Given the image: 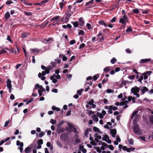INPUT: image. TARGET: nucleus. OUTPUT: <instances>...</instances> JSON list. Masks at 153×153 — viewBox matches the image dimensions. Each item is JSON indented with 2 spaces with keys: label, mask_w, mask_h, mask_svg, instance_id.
<instances>
[{
  "label": "nucleus",
  "mask_w": 153,
  "mask_h": 153,
  "mask_svg": "<svg viewBox=\"0 0 153 153\" xmlns=\"http://www.w3.org/2000/svg\"><path fill=\"white\" fill-rule=\"evenodd\" d=\"M98 24L99 25L104 26L105 27H107L108 25L102 20H100L98 21Z\"/></svg>",
  "instance_id": "13"
},
{
  "label": "nucleus",
  "mask_w": 153,
  "mask_h": 153,
  "mask_svg": "<svg viewBox=\"0 0 153 153\" xmlns=\"http://www.w3.org/2000/svg\"><path fill=\"white\" fill-rule=\"evenodd\" d=\"M64 129L63 127H59L57 129V132L58 133H61L64 131Z\"/></svg>",
  "instance_id": "21"
},
{
  "label": "nucleus",
  "mask_w": 153,
  "mask_h": 153,
  "mask_svg": "<svg viewBox=\"0 0 153 153\" xmlns=\"http://www.w3.org/2000/svg\"><path fill=\"white\" fill-rule=\"evenodd\" d=\"M102 145L103 146H104L106 148H107L108 147V145L106 143H105L104 142H102L101 141V143H99V145Z\"/></svg>",
  "instance_id": "47"
},
{
  "label": "nucleus",
  "mask_w": 153,
  "mask_h": 153,
  "mask_svg": "<svg viewBox=\"0 0 153 153\" xmlns=\"http://www.w3.org/2000/svg\"><path fill=\"white\" fill-rule=\"evenodd\" d=\"M136 98L134 97H132L131 96H129L127 98H123L122 99V101H123L124 103L127 104L132 100L133 103H134L136 102Z\"/></svg>",
  "instance_id": "2"
},
{
  "label": "nucleus",
  "mask_w": 153,
  "mask_h": 153,
  "mask_svg": "<svg viewBox=\"0 0 153 153\" xmlns=\"http://www.w3.org/2000/svg\"><path fill=\"white\" fill-rule=\"evenodd\" d=\"M73 25L74 27H77L79 25L78 22L76 21L73 22Z\"/></svg>",
  "instance_id": "40"
},
{
  "label": "nucleus",
  "mask_w": 153,
  "mask_h": 153,
  "mask_svg": "<svg viewBox=\"0 0 153 153\" xmlns=\"http://www.w3.org/2000/svg\"><path fill=\"white\" fill-rule=\"evenodd\" d=\"M138 113V111H134L132 114L131 116V119H132L134 116H135V118L137 117V114Z\"/></svg>",
  "instance_id": "26"
},
{
  "label": "nucleus",
  "mask_w": 153,
  "mask_h": 153,
  "mask_svg": "<svg viewBox=\"0 0 153 153\" xmlns=\"http://www.w3.org/2000/svg\"><path fill=\"white\" fill-rule=\"evenodd\" d=\"M135 77V76L134 75L130 76H128V78L129 79L131 80L133 79Z\"/></svg>",
  "instance_id": "59"
},
{
  "label": "nucleus",
  "mask_w": 153,
  "mask_h": 153,
  "mask_svg": "<svg viewBox=\"0 0 153 153\" xmlns=\"http://www.w3.org/2000/svg\"><path fill=\"white\" fill-rule=\"evenodd\" d=\"M73 13L72 11L67 12L66 16L69 19L70 16L73 14Z\"/></svg>",
  "instance_id": "35"
},
{
  "label": "nucleus",
  "mask_w": 153,
  "mask_h": 153,
  "mask_svg": "<svg viewBox=\"0 0 153 153\" xmlns=\"http://www.w3.org/2000/svg\"><path fill=\"white\" fill-rule=\"evenodd\" d=\"M24 14L27 16H31L32 15V13L30 12L24 11Z\"/></svg>",
  "instance_id": "34"
},
{
  "label": "nucleus",
  "mask_w": 153,
  "mask_h": 153,
  "mask_svg": "<svg viewBox=\"0 0 153 153\" xmlns=\"http://www.w3.org/2000/svg\"><path fill=\"white\" fill-rule=\"evenodd\" d=\"M127 82V81L125 80H123L122 81L120 85V88H122L123 86H125V87H126Z\"/></svg>",
  "instance_id": "22"
},
{
  "label": "nucleus",
  "mask_w": 153,
  "mask_h": 153,
  "mask_svg": "<svg viewBox=\"0 0 153 153\" xmlns=\"http://www.w3.org/2000/svg\"><path fill=\"white\" fill-rule=\"evenodd\" d=\"M111 107H112L111 106H109V108H108V112L109 114H111L113 112L112 111V109L111 108Z\"/></svg>",
  "instance_id": "56"
},
{
  "label": "nucleus",
  "mask_w": 153,
  "mask_h": 153,
  "mask_svg": "<svg viewBox=\"0 0 153 153\" xmlns=\"http://www.w3.org/2000/svg\"><path fill=\"white\" fill-rule=\"evenodd\" d=\"M7 83V87L10 88H12V85H11V80L9 79H8L6 81Z\"/></svg>",
  "instance_id": "12"
},
{
  "label": "nucleus",
  "mask_w": 153,
  "mask_h": 153,
  "mask_svg": "<svg viewBox=\"0 0 153 153\" xmlns=\"http://www.w3.org/2000/svg\"><path fill=\"white\" fill-rule=\"evenodd\" d=\"M110 133L113 137H115L117 133V131L116 129H111Z\"/></svg>",
  "instance_id": "11"
},
{
  "label": "nucleus",
  "mask_w": 153,
  "mask_h": 153,
  "mask_svg": "<svg viewBox=\"0 0 153 153\" xmlns=\"http://www.w3.org/2000/svg\"><path fill=\"white\" fill-rule=\"evenodd\" d=\"M95 149H96L98 153H100L101 152V150L100 149L99 147H95Z\"/></svg>",
  "instance_id": "58"
},
{
  "label": "nucleus",
  "mask_w": 153,
  "mask_h": 153,
  "mask_svg": "<svg viewBox=\"0 0 153 153\" xmlns=\"http://www.w3.org/2000/svg\"><path fill=\"white\" fill-rule=\"evenodd\" d=\"M56 144L59 147L62 148V143L59 141L57 140L56 142Z\"/></svg>",
  "instance_id": "43"
},
{
  "label": "nucleus",
  "mask_w": 153,
  "mask_h": 153,
  "mask_svg": "<svg viewBox=\"0 0 153 153\" xmlns=\"http://www.w3.org/2000/svg\"><path fill=\"white\" fill-rule=\"evenodd\" d=\"M51 65H49L48 66V68L50 70H51L53 68H54L56 66V63L55 62H51Z\"/></svg>",
  "instance_id": "9"
},
{
  "label": "nucleus",
  "mask_w": 153,
  "mask_h": 153,
  "mask_svg": "<svg viewBox=\"0 0 153 153\" xmlns=\"http://www.w3.org/2000/svg\"><path fill=\"white\" fill-rule=\"evenodd\" d=\"M59 57L60 58H61L62 57V60L64 61H66L67 60V58L66 56H65V55H63V54H60L59 55Z\"/></svg>",
  "instance_id": "23"
},
{
  "label": "nucleus",
  "mask_w": 153,
  "mask_h": 153,
  "mask_svg": "<svg viewBox=\"0 0 153 153\" xmlns=\"http://www.w3.org/2000/svg\"><path fill=\"white\" fill-rule=\"evenodd\" d=\"M111 70V67L109 66H107L104 69L103 71L105 73H107L110 71Z\"/></svg>",
  "instance_id": "25"
},
{
  "label": "nucleus",
  "mask_w": 153,
  "mask_h": 153,
  "mask_svg": "<svg viewBox=\"0 0 153 153\" xmlns=\"http://www.w3.org/2000/svg\"><path fill=\"white\" fill-rule=\"evenodd\" d=\"M50 122L51 123L53 124H55L56 123V121L55 120H54L53 119H51Z\"/></svg>",
  "instance_id": "53"
},
{
  "label": "nucleus",
  "mask_w": 153,
  "mask_h": 153,
  "mask_svg": "<svg viewBox=\"0 0 153 153\" xmlns=\"http://www.w3.org/2000/svg\"><path fill=\"white\" fill-rule=\"evenodd\" d=\"M86 26L88 30L92 29V27H91V24L90 23H87Z\"/></svg>",
  "instance_id": "45"
},
{
  "label": "nucleus",
  "mask_w": 153,
  "mask_h": 153,
  "mask_svg": "<svg viewBox=\"0 0 153 153\" xmlns=\"http://www.w3.org/2000/svg\"><path fill=\"white\" fill-rule=\"evenodd\" d=\"M8 50L9 51H10V50L8 48L4 49L3 48H0V51H1V52L0 53V54L1 53H6V50Z\"/></svg>",
  "instance_id": "27"
},
{
  "label": "nucleus",
  "mask_w": 153,
  "mask_h": 153,
  "mask_svg": "<svg viewBox=\"0 0 153 153\" xmlns=\"http://www.w3.org/2000/svg\"><path fill=\"white\" fill-rule=\"evenodd\" d=\"M108 148L111 151H113L114 149V148L112 145H108Z\"/></svg>",
  "instance_id": "61"
},
{
  "label": "nucleus",
  "mask_w": 153,
  "mask_h": 153,
  "mask_svg": "<svg viewBox=\"0 0 153 153\" xmlns=\"http://www.w3.org/2000/svg\"><path fill=\"white\" fill-rule=\"evenodd\" d=\"M134 133L137 135H140L142 132L138 125H137L134 126L133 128Z\"/></svg>",
  "instance_id": "3"
},
{
  "label": "nucleus",
  "mask_w": 153,
  "mask_h": 153,
  "mask_svg": "<svg viewBox=\"0 0 153 153\" xmlns=\"http://www.w3.org/2000/svg\"><path fill=\"white\" fill-rule=\"evenodd\" d=\"M24 4L25 5L27 6H32L33 4L32 3H28V2L26 1L25 0H23V1H22Z\"/></svg>",
  "instance_id": "32"
},
{
  "label": "nucleus",
  "mask_w": 153,
  "mask_h": 153,
  "mask_svg": "<svg viewBox=\"0 0 153 153\" xmlns=\"http://www.w3.org/2000/svg\"><path fill=\"white\" fill-rule=\"evenodd\" d=\"M52 109L53 111H60V108H59L56 107L55 106H52Z\"/></svg>",
  "instance_id": "36"
},
{
  "label": "nucleus",
  "mask_w": 153,
  "mask_h": 153,
  "mask_svg": "<svg viewBox=\"0 0 153 153\" xmlns=\"http://www.w3.org/2000/svg\"><path fill=\"white\" fill-rule=\"evenodd\" d=\"M116 61V59L115 58H113L111 59L110 62L112 64H114Z\"/></svg>",
  "instance_id": "54"
},
{
  "label": "nucleus",
  "mask_w": 153,
  "mask_h": 153,
  "mask_svg": "<svg viewBox=\"0 0 153 153\" xmlns=\"http://www.w3.org/2000/svg\"><path fill=\"white\" fill-rule=\"evenodd\" d=\"M25 153H29L30 151V149L29 147H27L25 150Z\"/></svg>",
  "instance_id": "51"
},
{
  "label": "nucleus",
  "mask_w": 153,
  "mask_h": 153,
  "mask_svg": "<svg viewBox=\"0 0 153 153\" xmlns=\"http://www.w3.org/2000/svg\"><path fill=\"white\" fill-rule=\"evenodd\" d=\"M94 102V100L93 99H91L89 101L87 102V103L90 105H91Z\"/></svg>",
  "instance_id": "42"
},
{
  "label": "nucleus",
  "mask_w": 153,
  "mask_h": 153,
  "mask_svg": "<svg viewBox=\"0 0 153 153\" xmlns=\"http://www.w3.org/2000/svg\"><path fill=\"white\" fill-rule=\"evenodd\" d=\"M52 39L51 38H49L47 39H45L43 41V42L45 44H47L48 42L52 40Z\"/></svg>",
  "instance_id": "39"
},
{
  "label": "nucleus",
  "mask_w": 153,
  "mask_h": 153,
  "mask_svg": "<svg viewBox=\"0 0 153 153\" xmlns=\"http://www.w3.org/2000/svg\"><path fill=\"white\" fill-rule=\"evenodd\" d=\"M83 91V89L81 88L80 90H78L77 91V93L79 95H81L82 91Z\"/></svg>",
  "instance_id": "55"
},
{
  "label": "nucleus",
  "mask_w": 153,
  "mask_h": 153,
  "mask_svg": "<svg viewBox=\"0 0 153 153\" xmlns=\"http://www.w3.org/2000/svg\"><path fill=\"white\" fill-rule=\"evenodd\" d=\"M69 18L67 17V16H66L65 17H63L62 19H60L59 21H61L62 22H68V21Z\"/></svg>",
  "instance_id": "20"
},
{
  "label": "nucleus",
  "mask_w": 153,
  "mask_h": 153,
  "mask_svg": "<svg viewBox=\"0 0 153 153\" xmlns=\"http://www.w3.org/2000/svg\"><path fill=\"white\" fill-rule=\"evenodd\" d=\"M151 60V59H141L140 61V63H145L147 62H149Z\"/></svg>",
  "instance_id": "10"
},
{
  "label": "nucleus",
  "mask_w": 153,
  "mask_h": 153,
  "mask_svg": "<svg viewBox=\"0 0 153 153\" xmlns=\"http://www.w3.org/2000/svg\"><path fill=\"white\" fill-rule=\"evenodd\" d=\"M60 139L63 141H65L68 139V136L66 133H63L60 136Z\"/></svg>",
  "instance_id": "7"
},
{
  "label": "nucleus",
  "mask_w": 153,
  "mask_h": 153,
  "mask_svg": "<svg viewBox=\"0 0 153 153\" xmlns=\"http://www.w3.org/2000/svg\"><path fill=\"white\" fill-rule=\"evenodd\" d=\"M41 67L42 69L45 70V71H43L42 73H39L38 74V76L39 78H41V80H44L46 79V77L44 76L46 74H49L50 70L48 68V66L47 67H46L44 65H42Z\"/></svg>",
  "instance_id": "1"
},
{
  "label": "nucleus",
  "mask_w": 153,
  "mask_h": 153,
  "mask_svg": "<svg viewBox=\"0 0 153 153\" xmlns=\"http://www.w3.org/2000/svg\"><path fill=\"white\" fill-rule=\"evenodd\" d=\"M85 22L82 17H80L79 20V23L80 25L81 26H83Z\"/></svg>",
  "instance_id": "15"
},
{
  "label": "nucleus",
  "mask_w": 153,
  "mask_h": 153,
  "mask_svg": "<svg viewBox=\"0 0 153 153\" xmlns=\"http://www.w3.org/2000/svg\"><path fill=\"white\" fill-rule=\"evenodd\" d=\"M16 145L17 146H20V147L18 148V149L20 150V152L22 153L23 150V142H21L19 141L18 140L16 142Z\"/></svg>",
  "instance_id": "6"
},
{
  "label": "nucleus",
  "mask_w": 153,
  "mask_h": 153,
  "mask_svg": "<svg viewBox=\"0 0 153 153\" xmlns=\"http://www.w3.org/2000/svg\"><path fill=\"white\" fill-rule=\"evenodd\" d=\"M93 129L94 132H96L98 133H100V132L99 129L96 127H93Z\"/></svg>",
  "instance_id": "37"
},
{
  "label": "nucleus",
  "mask_w": 153,
  "mask_h": 153,
  "mask_svg": "<svg viewBox=\"0 0 153 153\" xmlns=\"http://www.w3.org/2000/svg\"><path fill=\"white\" fill-rule=\"evenodd\" d=\"M74 138L75 139V141L76 144L79 143L80 142V140L78 138V136L77 135H75L74 136Z\"/></svg>",
  "instance_id": "16"
},
{
  "label": "nucleus",
  "mask_w": 153,
  "mask_h": 153,
  "mask_svg": "<svg viewBox=\"0 0 153 153\" xmlns=\"http://www.w3.org/2000/svg\"><path fill=\"white\" fill-rule=\"evenodd\" d=\"M61 17V16H55L53 17L50 20L51 21L55 20V21L59 22V21L58 20L60 19Z\"/></svg>",
  "instance_id": "14"
},
{
  "label": "nucleus",
  "mask_w": 153,
  "mask_h": 153,
  "mask_svg": "<svg viewBox=\"0 0 153 153\" xmlns=\"http://www.w3.org/2000/svg\"><path fill=\"white\" fill-rule=\"evenodd\" d=\"M91 130L90 128H87L85 131V135L86 137H87L89 131Z\"/></svg>",
  "instance_id": "30"
},
{
  "label": "nucleus",
  "mask_w": 153,
  "mask_h": 153,
  "mask_svg": "<svg viewBox=\"0 0 153 153\" xmlns=\"http://www.w3.org/2000/svg\"><path fill=\"white\" fill-rule=\"evenodd\" d=\"M133 12L135 14H137L139 13V11L138 9H135L132 10Z\"/></svg>",
  "instance_id": "48"
},
{
  "label": "nucleus",
  "mask_w": 153,
  "mask_h": 153,
  "mask_svg": "<svg viewBox=\"0 0 153 153\" xmlns=\"http://www.w3.org/2000/svg\"><path fill=\"white\" fill-rule=\"evenodd\" d=\"M65 3V2H60L59 3V7L61 10H62L63 7V6H64V4Z\"/></svg>",
  "instance_id": "33"
},
{
  "label": "nucleus",
  "mask_w": 153,
  "mask_h": 153,
  "mask_svg": "<svg viewBox=\"0 0 153 153\" xmlns=\"http://www.w3.org/2000/svg\"><path fill=\"white\" fill-rule=\"evenodd\" d=\"M30 50L31 52L33 53H38L39 51V50L37 48L31 49Z\"/></svg>",
  "instance_id": "31"
},
{
  "label": "nucleus",
  "mask_w": 153,
  "mask_h": 153,
  "mask_svg": "<svg viewBox=\"0 0 153 153\" xmlns=\"http://www.w3.org/2000/svg\"><path fill=\"white\" fill-rule=\"evenodd\" d=\"M140 90L142 92V94H143L146 92L148 91L149 89L148 88L144 86L143 87V88L141 89Z\"/></svg>",
  "instance_id": "17"
},
{
  "label": "nucleus",
  "mask_w": 153,
  "mask_h": 153,
  "mask_svg": "<svg viewBox=\"0 0 153 153\" xmlns=\"http://www.w3.org/2000/svg\"><path fill=\"white\" fill-rule=\"evenodd\" d=\"M97 115L99 117L100 119H102L103 118L104 116L101 113L98 112L97 113Z\"/></svg>",
  "instance_id": "44"
},
{
  "label": "nucleus",
  "mask_w": 153,
  "mask_h": 153,
  "mask_svg": "<svg viewBox=\"0 0 153 153\" xmlns=\"http://www.w3.org/2000/svg\"><path fill=\"white\" fill-rule=\"evenodd\" d=\"M149 120L150 122L153 123V116H150L149 117Z\"/></svg>",
  "instance_id": "64"
},
{
  "label": "nucleus",
  "mask_w": 153,
  "mask_h": 153,
  "mask_svg": "<svg viewBox=\"0 0 153 153\" xmlns=\"http://www.w3.org/2000/svg\"><path fill=\"white\" fill-rule=\"evenodd\" d=\"M50 79L52 80V82L54 83H56L57 81V80L55 77V76L53 74L52 76H50Z\"/></svg>",
  "instance_id": "18"
},
{
  "label": "nucleus",
  "mask_w": 153,
  "mask_h": 153,
  "mask_svg": "<svg viewBox=\"0 0 153 153\" xmlns=\"http://www.w3.org/2000/svg\"><path fill=\"white\" fill-rule=\"evenodd\" d=\"M38 144L42 145L43 144V140L42 139H40L38 140L37 142Z\"/></svg>",
  "instance_id": "49"
},
{
  "label": "nucleus",
  "mask_w": 153,
  "mask_h": 153,
  "mask_svg": "<svg viewBox=\"0 0 153 153\" xmlns=\"http://www.w3.org/2000/svg\"><path fill=\"white\" fill-rule=\"evenodd\" d=\"M53 75L57 79H59L61 78L59 74H57V75H56L55 74H53Z\"/></svg>",
  "instance_id": "63"
},
{
  "label": "nucleus",
  "mask_w": 153,
  "mask_h": 153,
  "mask_svg": "<svg viewBox=\"0 0 153 153\" xmlns=\"http://www.w3.org/2000/svg\"><path fill=\"white\" fill-rule=\"evenodd\" d=\"M94 1V0H91L90 1H88V2H86L85 3V6H87L90 4H91L93 3Z\"/></svg>",
  "instance_id": "38"
},
{
  "label": "nucleus",
  "mask_w": 153,
  "mask_h": 153,
  "mask_svg": "<svg viewBox=\"0 0 153 153\" xmlns=\"http://www.w3.org/2000/svg\"><path fill=\"white\" fill-rule=\"evenodd\" d=\"M149 9H146L144 10H143L142 13L143 14H147L149 13Z\"/></svg>",
  "instance_id": "60"
},
{
  "label": "nucleus",
  "mask_w": 153,
  "mask_h": 153,
  "mask_svg": "<svg viewBox=\"0 0 153 153\" xmlns=\"http://www.w3.org/2000/svg\"><path fill=\"white\" fill-rule=\"evenodd\" d=\"M99 77V75L98 74H96L94 75L93 77V79L94 81L96 80Z\"/></svg>",
  "instance_id": "57"
},
{
  "label": "nucleus",
  "mask_w": 153,
  "mask_h": 153,
  "mask_svg": "<svg viewBox=\"0 0 153 153\" xmlns=\"http://www.w3.org/2000/svg\"><path fill=\"white\" fill-rule=\"evenodd\" d=\"M92 119L94 121L96 122H98L99 120L98 117L95 114H94L92 116Z\"/></svg>",
  "instance_id": "24"
},
{
  "label": "nucleus",
  "mask_w": 153,
  "mask_h": 153,
  "mask_svg": "<svg viewBox=\"0 0 153 153\" xmlns=\"http://www.w3.org/2000/svg\"><path fill=\"white\" fill-rule=\"evenodd\" d=\"M128 141L130 144L132 145H133V143H134L133 140L132 139H129V140H128Z\"/></svg>",
  "instance_id": "62"
},
{
  "label": "nucleus",
  "mask_w": 153,
  "mask_h": 153,
  "mask_svg": "<svg viewBox=\"0 0 153 153\" xmlns=\"http://www.w3.org/2000/svg\"><path fill=\"white\" fill-rule=\"evenodd\" d=\"M64 121H60L58 124H57V126L58 127H60L61 126H62L64 123Z\"/></svg>",
  "instance_id": "52"
},
{
  "label": "nucleus",
  "mask_w": 153,
  "mask_h": 153,
  "mask_svg": "<svg viewBox=\"0 0 153 153\" xmlns=\"http://www.w3.org/2000/svg\"><path fill=\"white\" fill-rule=\"evenodd\" d=\"M85 34L84 31L82 30H80L78 32L79 35L84 36Z\"/></svg>",
  "instance_id": "46"
},
{
  "label": "nucleus",
  "mask_w": 153,
  "mask_h": 153,
  "mask_svg": "<svg viewBox=\"0 0 153 153\" xmlns=\"http://www.w3.org/2000/svg\"><path fill=\"white\" fill-rule=\"evenodd\" d=\"M115 105L116 106H122L123 105V101L121 102H117L115 103Z\"/></svg>",
  "instance_id": "50"
},
{
  "label": "nucleus",
  "mask_w": 153,
  "mask_h": 153,
  "mask_svg": "<svg viewBox=\"0 0 153 153\" xmlns=\"http://www.w3.org/2000/svg\"><path fill=\"white\" fill-rule=\"evenodd\" d=\"M109 138V137L107 135H105L102 138V140L103 141H106V140L108 139Z\"/></svg>",
  "instance_id": "41"
},
{
  "label": "nucleus",
  "mask_w": 153,
  "mask_h": 153,
  "mask_svg": "<svg viewBox=\"0 0 153 153\" xmlns=\"http://www.w3.org/2000/svg\"><path fill=\"white\" fill-rule=\"evenodd\" d=\"M10 17V13L8 12H6L5 14V18L6 20Z\"/></svg>",
  "instance_id": "29"
},
{
  "label": "nucleus",
  "mask_w": 153,
  "mask_h": 153,
  "mask_svg": "<svg viewBox=\"0 0 153 153\" xmlns=\"http://www.w3.org/2000/svg\"><path fill=\"white\" fill-rule=\"evenodd\" d=\"M40 89L38 90V92L39 93V96H41L42 95V92L45 91V90L43 88L41 87Z\"/></svg>",
  "instance_id": "19"
},
{
  "label": "nucleus",
  "mask_w": 153,
  "mask_h": 153,
  "mask_svg": "<svg viewBox=\"0 0 153 153\" xmlns=\"http://www.w3.org/2000/svg\"><path fill=\"white\" fill-rule=\"evenodd\" d=\"M128 18L124 14V15L120 18L119 22L122 23L124 26L126 25V23L128 22Z\"/></svg>",
  "instance_id": "4"
},
{
  "label": "nucleus",
  "mask_w": 153,
  "mask_h": 153,
  "mask_svg": "<svg viewBox=\"0 0 153 153\" xmlns=\"http://www.w3.org/2000/svg\"><path fill=\"white\" fill-rule=\"evenodd\" d=\"M28 34L25 32L21 34V37L22 38L24 39L27 37Z\"/></svg>",
  "instance_id": "28"
},
{
  "label": "nucleus",
  "mask_w": 153,
  "mask_h": 153,
  "mask_svg": "<svg viewBox=\"0 0 153 153\" xmlns=\"http://www.w3.org/2000/svg\"><path fill=\"white\" fill-rule=\"evenodd\" d=\"M140 88L137 87L132 88L131 89V92L134 94L138 93L140 91Z\"/></svg>",
  "instance_id": "8"
},
{
  "label": "nucleus",
  "mask_w": 153,
  "mask_h": 153,
  "mask_svg": "<svg viewBox=\"0 0 153 153\" xmlns=\"http://www.w3.org/2000/svg\"><path fill=\"white\" fill-rule=\"evenodd\" d=\"M68 125L69 127V128H66V130L68 132H70L71 130L73 129V132L74 134H77L78 133V131H77L76 128L74 127V126L71 124H68Z\"/></svg>",
  "instance_id": "5"
}]
</instances>
